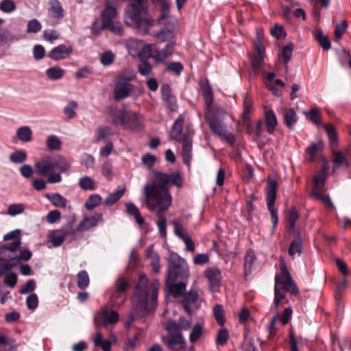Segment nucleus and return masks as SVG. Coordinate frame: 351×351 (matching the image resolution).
Here are the masks:
<instances>
[{"instance_id": "obj_1", "label": "nucleus", "mask_w": 351, "mask_h": 351, "mask_svg": "<svg viewBox=\"0 0 351 351\" xmlns=\"http://www.w3.org/2000/svg\"><path fill=\"white\" fill-rule=\"evenodd\" d=\"M180 188L182 186V179L180 173H165L160 171L153 172L151 183H147L143 187L145 197L154 198L161 201L167 200L172 204V197L169 193V183Z\"/></svg>"}, {"instance_id": "obj_2", "label": "nucleus", "mask_w": 351, "mask_h": 351, "mask_svg": "<svg viewBox=\"0 0 351 351\" xmlns=\"http://www.w3.org/2000/svg\"><path fill=\"white\" fill-rule=\"evenodd\" d=\"M158 289V280H155L148 283L146 276L145 274L141 275L132 298V302L141 311L153 309L157 304Z\"/></svg>"}, {"instance_id": "obj_3", "label": "nucleus", "mask_w": 351, "mask_h": 351, "mask_svg": "<svg viewBox=\"0 0 351 351\" xmlns=\"http://www.w3.org/2000/svg\"><path fill=\"white\" fill-rule=\"evenodd\" d=\"M184 119L180 115L171 126L170 136L172 139L181 143V154L184 162L189 165L192 158V142L194 132L190 128L183 129Z\"/></svg>"}, {"instance_id": "obj_4", "label": "nucleus", "mask_w": 351, "mask_h": 351, "mask_svg": "<svg viewBox=\"0 0 351 351\" xmlns=\"http://www.w3.org/2000/svg\"><path fill=\"white\" fill-rule=\"evenodd\" d=\"M289 291L293 294L298 293V289L287 268L285 261L280 262V271L275 276L274 304L278 308L285 298V293Z\"/></svg>"}, {"instance_id": "obj_5", "label": "nucleus", "mask_w": 351, "mask_h": 351, "mask_svg": "<svg viewBox=\"0 0 351 351\" xmlns=\"http://www.w3.org/2000/svg\"><path fill=\"white\" fill-rule=\"evenodd\" d=\"M110 116L112 123L126 129L138 130L143 127L142 117L139 113L125 108H111Z\"/></svg>"}, {"instance_id": "obj_6", "label": "nucleus", "mask_w": 351, "mask_h": 351, "mask_svg": "<svg viewBox=\"0 0 351 351\" xmlns=\"http://www.w3.org/2000/svg\"><path fill=\"white\" fill-rule=\"evenodd\" d=\"M145 204L147 208L152 212H155L158 219L157 226L159 232L162 237L167 236V220L164 217V213L167 211L171 206L169 202L165 200L154 199V198L145 197Z\"/></svg>"}, {"instance_id": "obj_7", "label": "nucleus", "mask_w": 351, "mask_h": 351, "mask_svg": "<svg viewBox=\"0 0 351 351\" xmlns=\"http://www.w3.org/2000/svg\"><path fill=\"white\" fill-rule=\"evenodd\" d=\"M328 177L327 165H323L318 174L313 178V196L320 200L325 206L332 208V203L328 194L326 193L324 185Z\"/></svg>"}, {"instance_id": "obj_8", "label": "nucleus", "mask_w": 351, "mask_h": 351, "mask_svg": "<svg viewBox=\"0 0 351 351\" xmlns=\"http://www.w3.org/2000/svg\"><path fill=\"white\" fill-rule=\"evenodd\" d=\"M225 114L223 110H217L213 117H210L208 114L206 115L209 122L210 130L217 135L223 141H226L233 145L235 141L234 135L232 133L228 132L223 124L222 115Z\"/></svg>"}, {"instance_id": "obj_9", "label": "nucleus", "mask_w": 351, "mask_h": 351, "mask_svg": "<svg viewBox=\"0 0 351 351\" xmlns=\"http://www.w3.org/2000/svg\"><path fill=\"white\" fill-rule=\"evenodd\" d=\"M36 173L40 176L47 177V182L51 184L61 182L62 176L60 173L54 172L53 160L50 158H45L35 163Z\"/></svg>"}, {"instance_id": "obj_10", "label": "nucleus", "mask_w": 351, "mask_h": 351, "mask_svg": "<svg viewBox=\"0 0 351 351\" xmlns=\"http://www.w3.org/2000/svg\"><path fill=\"white\" fill-rule=\"evenodd\" d=\"M132 81L131 75L127 77H117L114 80V89L113 92V99L116 101H119L128 97L133 90V85L129 82Z\"/></svg>"}, {"instance_id": "obj_11", "label": "nucleus", "mask_w": 351, "mask_h": 351, "mask_svg": "<svg viewBox=\"0 0 351 351\" xmlns=\"http://www.w3.org/2000/svg\"><path fill=\"white\" fill-rule=\"evenodd\" d=\"M277 187L278 183L276 180L268 181L266 190L267 204L271 214L273 229L276 228L278 221L277 210L274 208Z\"/></svg>"}, {"instance_id": "obj_12", "label": "nucleus", "mask_w": 351, "mask_h": 351, "mask_svg": "<svg viewBox=\"0 0 351 351\" xmlns=\"http://www.w3.org/2000/svg\"><path fill=\"white\" fill-rule=\"evenodd\" d=\"M75 239V230L71 225H66L60 229L52 231L49 235V240L53 247L60 246L64 240Z\"/></svg>"}, {"instance_id": "obj_13", "label": "nucleus", "mask_w": 351, "mask_h": 351, "mask_svg": "<svg viewBox=\"0 0 351 351\" xmlns=\"http://www.w3.org/2000/svg\"><path fill=\"white\" fill-rule=\"evenodd\" d=\"M180 274L188 277L189 269L184 259L177 254H171L169 258V278L175 280Z\"/></svg>"}, {"instance_id": "obj_14", "label": "nucleus", "mask_w": 351, "mask_h": 351, "mask_svg": "<svg viewBox=\"0 0 351 351\" xmlns=\"http://www.w3.org/2000/svg\"><path fill=\"white\" fill-rule=\"evenodd\" d=\"M119 314L115 311H110L106 306H102L94 316V323L96 327L100 325L107 326L118 322Z\"/></svg>"}, {"instance_id": "obj_15", "label": "nucleus", "mask_w": 351, "mask_h": 351, "mask_svg": "<svg viewBox=\"0 0 351 351\" xmlns=\"http://www.w3.org/2000/svg\"><path fill=\"white\" fill-rule=\"evenodd\" d=\"M204 276L208 281L210 289L214 292L219 291L222 278L220 270L216 267H208L204 271Z\"/></svg>"}, {"instance_id": "obj_16", "label": "nucleus", "mask_w": 351, "mask_h": 351, "mask_svg": "<svg viewBox=\"0 0 351 351\" xmlns=\"http://www.w3.org/2000/svg\"><path fill=\"white\" fill-rule=\"evenodd\" d=\"M103 221L101 213H95L93 215L85 217L76 227L75 232H84L95 227Z\"/></svg>"}, {"instance_id": "obj_17", "label": "nucleus", "mask_w": 351, "mask_h": 351, "mask_svg": "<svg viewBox=\"0 0 351 351\" xmlns=\"http://www.w3.org/2000/svg\"><path fill=\"white\" fill-rule=\"evenodd\" d=\"M265 51L264 45H256L254 54L251 57L252 65L254 72H259L263 69Z\"/></svg>"}, {"instance_id": "obj_18", "label": "nucleus", "mask_w": 351, "mask_h": 351, "mask_svg": "<svg viewBox=\"0 0 351 351\" xmlns=\"http://www.w3.org/2000/svg\"><path fill=\"white\" fill-rule=\"evenodd\" d=\"M167 346L171 351H185L186 341L182 333L171 335L167 340Z\"/></svg>"}, {"instance_id": "obj_19", "label": "nucleus", "mask_w": 351, "mask_h": 351, "mask_svg": "<svg viewBox=\"0 0 351 351\" xmlns=\"http://www.w3.org/2000/svg\"><path fill=\"white\" fill-rule=\"evenodd\" d=\"M348 167V160L346 153L332 147V171L340 167Z\"/></svg>"}, {"instance_id": "obj_20", "label": "nucleus", "mask_w": 351, "mask_h": 351, "mask_svg": "<svg viewBox=\"0 0 351 351\" xmlns=\"http://www.w3.org/2000/svg\"><path fill=\"white\" fill-rule=\"evenodd\" d=\"M72 51L71 45H58L51 51L49 56L56 60L64 59L69 57Z\"/></svg>"}, {"instance_id": "obj_21", "label": "nucleus", "mask_w": 351, "mask_h": 351, "mask_svg": "<svg viewBox=\"0 0 351 351\" xmlns=\"http://www.w3.org/2000/svg\"><path fill=\"white\" fill-rule=\"evenodd\" d=\"M198 298V293L195 290H191L184 294L182 303L185 311L189 315L192 314V310L190 306L195 304L197 301Z\"/></svg>"}, {"instance_id": "obj_22", "label": "nucleus", "mask_w": 351, "mask_h": 351, "mask_svg": "<svg viewBox=\"0 0 351 351\" xmlns=\"http://www.w3.org/2000/svg\"><path fill=\"white\" fill-rule=\"evenodd\" d=\"M128 288V283L123 279L119 278L115 283V291L112 295V300L114 304H117L119 298L122 300L125 299V293Z\"/></svg>"}, {"instance_id": "obj_23", "label": "nucleus", "mask_w": 351, "mask_h": 351, "mask_svg": "<svg viewBox=\"0 0 351 351\" xmlns=\"http://www.w3.org/2000/svg\"><path fill=\"white\" fill-rule=\"evenodd\" d=\"M117 15V12L116 8L112 6L110 3H106L105 9L101 14V26L110 25V23L115 21L114 19Z\"/></svg>"}, {"instance_id": "obj_24", "label": "nucleus", "mask_w": 351, "mask_h": 351, "mask_svg": "<svg viewBox=\"0 0 351 351\" xmlns=\"http://www.w3.org/2000/svg\"><path fill=\"white\" fill-rule=\"evenodd\" d=\"M265 123L268 133L273 134L278 124V121L274 112L268 107H265Z\"/></svg>"}, {"instance_id": "obj_25", "label": "nucleus", "mask_w": 351, "mask_h": 351, "mask_svg": "<svg viewBox=\"0 0 351 351\" xmlns=\"http://www.w3.org/2000/svg\"><path fill=\"white\" fill-rule=\"evenodd\" d=\"M125 210L128 215L133 217L138 225L141 226L144 223L145 220L141 216L139 209L134 203H127L125 204Z\"/></svg>"}, {"instance_id": "obj_26", "label": "nucleus", "mask_w": 351, "mask_h": 351, "mask_svg": "<svg viewBox=\"0 0 351 351\" xmlns=\"http://www.w3.org/2000/svg\"><path fill=\"white\" fill-rule=\"evenodd\" d=\"M146 257L150 260L152 269L155 273L160 271V258L157 253L154 251V246L150 245L146 250Z\"/></svg>"}, {"instance_id": "obj_27", "label": "nucleus", "mask_w": 351, "mask_h": 351, "mask_svg": "<svg viewBox=\"0 0 351 351\" xmlns=\"http://www.w3.org/2000/svg\"><path fill=\"white\" fill-rule=\"evenodd\" d=\"M283 117L287 126L292 129L298 121L295 111L292 108H285L283 110Z\"/></svg>"}, {"instance_id": "obj_28", "label": "nucleus", "mask_w": 351, "mask_h": 351, "mask_svg": "<svg viewBox=\"0 0 351 351\" xmlns=\"http://www.w3.org/2000/svg\"><path fill=\"white\" fill-rule=\"evenodd\" d=\"M45 196L56 207L65 208L67 205V199L60 193H47Z\"/></svg>"}, {"instance_id": "obj_29", "label": "nucleus", "mask_w": 351, "mask_h": 351, "mask_svg": "<svg viewBox=\"0 0 351 351\" xmlns=\"http://www.w3.org/2000/svg\"><path fill=\"white\" fill-rule=\"evenodd\" d=\"M49 12L56 19H61L64 16V10L58 0H49Z\"/></svg>"}, {"instance_id": "obj_30", "label": "nucleus", "mask_w": 351, "mask_h": 351, "mask_svg": "<svg viewBox=\"0 0 351 351\" xmlns=\"http://www.w3.org/2000/svg\"><path fill=\"white\" fill-rule=\"evenodd\" d=\"M204 332V323L199 322L195 324L193 327L191 332L189 335V341L191 343H194L196 342Z\"/></svg>"}, {"instance_id": "obj_31", "label": "nucleus", "mask_w": 351, "mask_h": 351, "mask_svg": "<svg viewBox=\"0 0 351 351\" xmlns=\"http://www.w3.org/2000/svg\"><path fill=\"white\" fill-rule=\"evenodd\" d=\"M323 143H313L306 149V158L307 160L312 162L319 150L323 149Z\"/></svg>"}, {"instance_id": "obj_32", "label": "nucleus", "mask_w": 351, "mask_h": 351, "mask_svg": "<svg viewBox=\"0 0 351 351\" xmlns=\"http://www.w3.org/2000/svg\"><path fill=\"white\" fill-rule=\"evenodd\" d=\"M167 285L169 287V292L173 297H178L181 295L186 289V283L184 282H180L178 283H170L167 282Z\"/></svg>"}, {"instance_id": "obj_33", "label": "nucleus", "mask_w": 351, "mask_h": 351, "mask_svg": "<svg viewBox=\"0 0 351 351\" xmlns=\"http://www.w3.org/2000/svg\"><path fill=\"white\" fill-rule=\"evenodd\" d=\"M102 198L99 194L90 195L85 202L84 206L88 210H92L101 204Z\"/></svg>"}, {"instance_id": "obj_34", "label": "nucleus", "mask_w": 351, "mask_h": 351, "mask_svg": "<svg viewBox=\"0 0 351 351\" xmlns=\"http://www.w3.org/2000/svg\"><path fill=\"white\" fill-rule=\"evenodd\" d=\"M17 136L23 142H30L32 139V131L28 126L20 127L16 132Z\"/></svg>"}, {"instance_id": "obj_35", "label": "nucleus", "mask_w": 351, "mask_h": 351, "mask_svg": "<svg viewBox=\"0 0 351 351\" xmlns=\"http://www.w3.org/2000/svg\"><path fill=\"white\" fill-rule=\"evenodd\" d=\"M53 163L54 165V170H58V173H60V174L70 169L69 162L64 158L61 156L53 160Z\"/></svg>"}, {"instance_id": "obj_36", "label": "nucleus", "mask_w": 351, "mask_h": 351, "mask_svg": "<svg viewBox=\"0 0 351 351\" xmlns=\"http://www.w3.org/2000/svg\"><path fill=\"white\" fill-rule=\"evenodd\" d=\"M213 315L217 324L222 326L226 322L224 309L221 304H216L213 307Z\"/></svg>"}, {"instance_id": "obj_37", "label": "nucleus", "mask_w": 351, "mask_h": 351, "mask_svg": "<svg viewBox=\"0 0 351 351\" xmlns=\"http://www.w3.org/2000/svg\"><path fill=\"white\" fill-rule=\"evenodd\" d=\"M80 187L85 191H93L95 189V182L89 176H84L78 181Z\"/></svg>"}, {"instance_id": "obj_38", "label": "nucleus", "mask_w": 351, "mask_h": 351, "mask_svg": "<svg viewBox=\"0 0 351 351\" xmlns=\"http://www.w3.org/2000/svg\"><path fill=\"white\" fill-rule=\"evenodd\" d=\"M125 188L118 190L115 193H110L105 199L104 206H112L116 203L125 193Z\"/></svg>"}, {"instance_id": "obj_39", "label": "nucleus", "mask_w": 351, "mask_h": 351, "mask_svg": "<svg viewBox=\"0 0 351 351\" xmlns=\"http://www.w3.org/2000/svg\"><path fill=\"white\" fill-rule=\"evenodd\" d=\"M173 53L172 45H166L161 51H155L154 59L157 62H162Z\"/></svg>"}, {"instance_id": "obj_40", "label": "nucleus", "mask_w": 351, "mask_h": 351, "mask_svg": "<svg viewBox=\"0 0 351 351\" xmlns=\"http://www.w3.org/2000/svg\"><path fill=\"white\" fill-rule=\"evenodd\" d=\"M47 77L53 80L62 78L64 74V71L58 66H53L48 69L46 71Z\"/></svg>"}, {"instance_id": "obj_41", "label": "nucleus", "mask_w": 351, "mask_h": 351, "mask_svg": "<svg viewBox=\"0 0 351 351\" xmlns=\"http://www.w3.org/2000/svg\"><path fill=\"white\" fill-rule=\"evenodd\" d=\"M299 217V213L295 209H292L289 211L287 216V228L289 231L292 230L295 225V223Z\"/></svg>"}, {"instance_id": "obj_42", "label": "nucleus", "mask_w": 351, "mask_h": 351, "mask_svg": "<svg viewBox=\"0 0 351 351\" xmlns=\"http://www.w3.org/2000/svg\"><path fill=\"white\" fill-rule=\"evenodd\" d=\"M152 45H143V47H140V52L138 55V58L143 61L146 60L149 58H154V55L155 54V50L152 49Z\"/></svg>"}, {"instance_id": "obj_43", "label": "nucleus", "mask_w": 351, "mask_h": 351, "mask_svg": "<svg viewBox=\"0 0 351 351\" xmlns=\"http://www.w3.org/2000/svg\"><path fill=\"white\" fill-rule=\"evenodd\" d=\"M77 285L80 289H84L88 286L90 279H89L88 274L86 271H85V270L80 271L77 274Z\"/></svg>"}, {"instance_id": "obj_44", "label": "nucleus", "mask_w": 351, "mask_h": 351, "mask_svg": "<svg viewBox=\"0 0 351 351\" xmlns=\"http://www.w3.org/2000/svg\"><path fill=\"white\" fill-rule=\"evenodd\" d=\"M324 128H325L327 132L330 142L333 145H337L338 143V136L335 126L332 124L328 123L324 125Z\"/></svg>"}, {"instance_id": "obj_45", "label": "nucleus", "mask_w": 351, "mask_h": 351, "mask_svg": "<svg viewBox=\"0 0 351 351\" xmlns=\"http://www.w3.org/2000/svg\"><path fill=\"white\" fill-rule=\"evenodd\" d=\"M25 206L22 203L10 204L7 210V214L10 216H16L24 213Z\"/></svg>"}, {"instance_id": "obj_46", "label": "nucleus", "mask_w": 351, "mask_h": 351, "mask_svg": "<svg viewBox=\"0 0 351 351\" xmlns=\"http://www.w3.org/2000/svg\"><path fill=\"white\" fill-rule=\"evenodd\" d=\"M171 223L173 226L175 234L180 239L184 240V239L190 236L186 232V230L184 228L182 225L180 224L178 221H173Z\"/></svg>"}, {"instance_id": "obj_47", "label": "nucleus", "mask_w": 351, "mask_h": 351, "mask_svg": "<svg viewBox=\"0 0 351 351\" xmlns=\"http://www.w3.org/2000/svg\"><path fill=\"white\" fill-rule=\"evenodd\" d=\"M289 256H293L295 254L302 253V240L299 238L294 239L290 244L288 250Z\"/></svg>"}, {"instance_id": "obj_48", "label": "nucleus", "mask_w": 351, "mask_h": 351, "mask_svg": "<svg viewBox=\"0 0 351 351\" xmlns=\"http://www.w3.org/2000/svg\"><path fill=\"white\" fill-rule=\"evenodd\" d=\"M103 29H107L114 34L121 36L123 34V27L121 23L113 21L110 25L101 26Z\"/></svg>"}, {"instance_id": "obj_49", "label": "nucleus", "mask_w": 351, "mask_h": 351, "mask_svg": "<svg viewBox=\"0 0 351 351\" xmlns=\"http://www.w3.org/2000/svg\"><path fill=\"white\" fill-rule=\"evenodd\" d=\"M348 27L346 21H342L341 23L337 24L334 31L335 41L338 42L341 38L343 34L346 32Z\"/></svg>"}, {"instance_id": "obj_50", "label": "nucleus", "mask_w": 351, "mask_h": 351, "mask_svg": "<svg viewBox=\"0 0 351 351\" xmlns=\"http://www.w3.org/2000/svg\"><path fill=\"white\" fill-rule=\"evenodd\" d=\"M141 335L139 333L136 334L131 338H129L125 343L124 350L129 351L133 350L141 343Z\"/></svg>"}, {"instance_id": "obj_51", "label": "nucleus", "mask_w": 351, "mask_h": 351, "mask_svg": "<svg viewBox=\"0 0 351 351\" xmlns=\"http://www.w3.org/2000/svg\"><path fill=\"white\" fill-rule=\"evenodd\" d=\"M62 142L56 136L51 135L47 139V146L50 150H59L61 147Z\"/></svg>"}, {"instance_id": "obj_52", "label": "nucleus", "mask_w": 351, "mask_h": 351, "mask_svg": "<svg viewBox=\"0 0 351 351\" xmlns=\"http://www.w3.org/2000/svg\"><path fill=\"white\" fill-rule=\"evenodd\" d=\"M78 104L75 101H70L64 109V112L67 119H70L75 117V109L77 108Z\"/></svg>"}, {"instance_id": "obj_53", "label": "nucleus", "mask_w": 351, "mask_h": 351, "mask_svg": "<svg viewBox=\"0 0 351 351\" xmlns=\"http://www.w3.org/2000/svg\"><path fill=\"white\" fill-rule=\"evenodd\" d=\"M229 339V332L226 328H221L216 337V343L220 346H224Z\"/></svg>"}, {"instance_id": "obj_54", "label": "nucleus", "mask_w": 351, "mask_h": 351, "mask_svg": "<svg viewBox=\"0 0 351 351\" xmlns=\"http://www.w3.org/2000/svg\"><path fill=\"white\" fill-rule=\"evenodd\" d=\"M138 71L141 75L147 76L152 73V65L147 60H143L138 65Z\"/></svg>"}, {"instance_id": "obj_55", "label": "nucleus", "mask_w": 351, "mask_h": 351, "mask_svg": "<svg viewBox=\"0 0 351 351\" xmlns=\"http://www.w3.org/2000/svg\"><path fill=\"white\" fill-rule=\"evenodd\" d=\"M27 159V154L25 152L16 151L12 153L10 156V160L14 163H22Z\"/></svg>"}, {"instance_id": "obj_56", "label": "nucleus", "mask_w": 351, "mask_h": 351, "mask_svg": "<svg viewBox=\"0 0 351 351\" xmlns=\"http://www.w3.org/2000/svg\"><path fill=\"white\" fill-rule=\"evenodd\" d=\"M0 10L5 13H10L16 10V5L12 0H3L0 3Z\"/></svg>"}, {"instance_id": "obj_57", "label": "nucleus", "mask_w": 351, "mask_h": 351, "mask_svg": "<svg viewBox=\"0 0 351 351\" xmlns=\"http://www.w3.org/2000/svg\"><path fill=\"white\" fill-rule=\"evenodd\" d=\"M114 60V54L110 51H106L100 55V61L104 66L110 65Z\"/></svg>"}, {"instance_id": "obj_58", "label": "nucleus", "mask_w": 351, "mask_h": 351, "mask_svg": "<svg viewBox=\"0 0 351 351\" xmlns=\"http://www.w3.org/2000/svg\"><path fill=\"white\" fill-rule=\"evenodd\" d=\"M293 45H285L281 51L280 55L279 56L283 58L284 62L287 64L289 61L291 60L293 54Z\"/></svg>"}, {"instance_id": "obj_59", "label": "nucleus", "mask_w": 351, "mask_h": 351, "mask_svg": "<svg viewBox=\"0 0 351 351\" xmlns=\"http://www.w3.org/2000/svg\"><path fill=\"white\" fill-rule=\"evenodd\" d=\"M112 134V132L110 128L103 127L97 128L95 134L96 141H100L105 138L106 136Z\"/></svg>"}, {"instance_id": "obj_60", "label": "nucleus", "mask_w": 351, "mask_h": 351, "mask_svg": "<svg viewBox=\"0 0 351 351\" xmlns=\"http://www.w3.org/2000/svg\"><path fill=\"white\" fill-rule=\"evenodd\" d=\"M165 329L172 335L182 333L179 324L176 321H169L167 322Z\"/></svg>"}, {"instance_id": "obj_61", "label": "nucleus", "mask_w": 351, "mask_h": 351, "mask_svg": "<svg viewBox=\"0 0 351 351\" xmlns=\"http://www.w3.org/2000/svg\"><path fill=\"white\" fill-rule=\"evenodd\" d=\"M202 95L204 97L205 101L208 106H210L213 102V90L211 87L206 84L202 86Z\"/></svg>"}, {"instance_id": "obj_62", "label": "nucleus", "mask_w": 351, "mask_h": 351, "mask_svg": "<svg viewBox=\"0 0 351 351\" xmlns=\"http://www.w3.org/2000/svg\"><path fill=\"white\" fill-rule=\"evenodd\" d=\"M306 116H308L310 119L315 124H319L321 123L320 112L317 108H312L308 113L304 112Z\"/></svg>"}, {"instance_id": "obj_63", "label": "nucleus", "mask_w": 351, "mask_h": 351, "mask_svg": "<svg viewBox=\"0 0 351 351\" xmlns=\"http://www.w3.org/2000/svg\"><path fill=\"white\" fill-rule=\"evenodd\" d=\"M141 160L144 165L148 169H152L156 161V158L154 155L147 153L142 157Z\"/></svg>"}, {"instance_id": "obj_64", "label": "nucleus", "mask_w": 351, "mask_h": 351, "mask_svg": "<svg viewBox=\"0 0 351 351\" xmlns=\"http://www.w3.org/2000/svg\"><path fill=\"white\" fill-rule=\"evenodd\" d=\"M256 260V256L252 250H248L245 256L244 267L245 269H250Z\"/></svg>"}]
</instances>
